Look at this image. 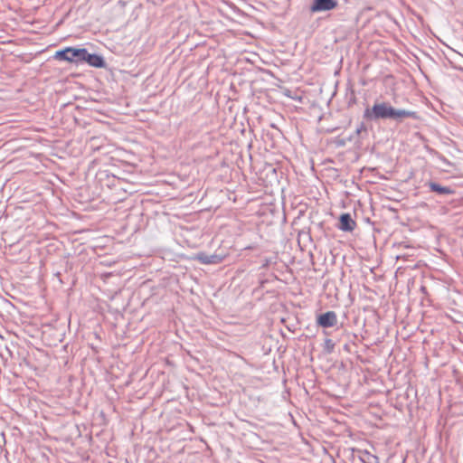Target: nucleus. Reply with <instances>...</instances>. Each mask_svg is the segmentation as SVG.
Returning a JSON list of instances; mask_svg holds the SVG:
<instances>
[{"mask_svg":"<svg viewBox=\"0 0 463 463\" xmlns=\"http://www.w3.org/2000/svg\"><path fill=\"white\" fill-rule=\"evenodd\" d=\"M364 117L374 119L392 118L400 120L406 118H411L415 119L419 118L415 111L396 109L386 102L373 104L371 110H365Z\"/></svg>","mask_w":463,"mask_h":463,"instance_id":"f257e3e1","label":"nucleus"},{"mask_svg":"<svg viewBox=\"0 0 463 463\" xmlns=\"http://www.w3.org/2000/svg\"><path fill=\"white\" fill-rule=\"evenodd\" d=\"M85 54V48L66 47L62 50L57 51L53 57L57 61L79 63L82 62V59L84 58Z\"/></svg>","mask_w":463,"mask_h":463,"instance_id":"f03ea898","label":"nucleus"},{"mask_svg":"<svg viewBox=\"0 0 463 463\" xmlns=\"http://www.w3.org/2000/svg\"><path fill=\"white\" fill-rule=\"evenodd\" d=\"M338 5V0H314L310 10L312 13L330 11Z\"/></svg>","mask_w":463,"mask_h":463,"instance_id":"7ed1b4c3","label":"nucleus"},{"mask_svg":"<svg viewBox=\"0 0 463 463\" xmlns=\"http://www.w3.org/2000/svg\"><path fill=\"white\" fill-rule=\"evenodd\" d=\"M190 259L198 260L202 264L210 265L221 263L225 259V256H221L217 254L207 255L203 252H201L194 257H191Z\"/></svg>","mask_w":463,"mask_h":463,"instance_id":"20e7f679","label":"nucleus"},{"mask_svg":"<svg viewBox=\"0 0 463 463\" xmlns=\"http://www.w3.org/2000/svg\"><path fill=\"white\" fill-rule=\"evenodd\" d=\"M337 323V317L334 311H327L317 317V324L322 327H332Z\"/></svg>","mask_w":463,"mask_h":463,"instance_id":"39448f33","label":"nucleus"},{"mask_svg":"<svg viewBox=\"0 0 463 463\" xmlns=\"http://www.w3.org/2000/svg\"><path fill=\"white\" fill-rule=\"evenodd\" d=\"M339 221V229L344 232H353L356 227V222L351 218L349 213H343Z\"/></svg>","mask_w":463,"mask_h":463,"instance_id":"423d86ee","label":"nucleus"},{"mask_svg":"<svg viewBox=\"0 0 463 463\" xmlns=\"http://www.w3.org/2000/svg\"><path fill=\"white\" fill-rule=\"evenodd\" d=\"M82 62H87L89 65L95 67V68H102L104 67L105 63L101 56L98 54H91L89 53L86 50V54L84 55V58L82 59Z\"/></svg>","mask_w":463,"mask_h":463,"instance_id":"0eeeda50","label":"nucleus"},{"mask_svg":"<svg viewBox=\"0 0 463 463\" xmlns=\"http://www.w3.org/2000/svg\"><path fill=\"white\" fill-rule=\"evenodd\" d=\"M430 187L431 191L436 192L440 194H452V191L449 187L441 186L436 183H430Z\"/></svg>","mask_w":463,"mask_h":463,"instance_id":"6e6552de","label":"nucleus"}]
</instances>
